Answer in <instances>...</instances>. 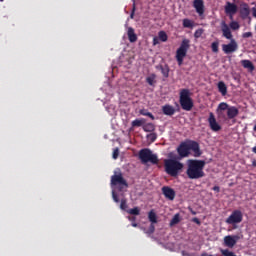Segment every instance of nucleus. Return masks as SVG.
Segmentation results:
<instances>
[{
    "label": "nucleus",
    "instance_id": "obj_1",
    "mask_svg": "<svg viewBox=\"0 0 256 256\" xmlns=\"http://www.w3.org/2000/svg\"><path fill=\"white\" fill-rule=\"evenodd\" d=\"M205 160L189 159L187 161L186 175L190 180H197L205 177Z\"/></svg>",
    "mask_w": 256,
    "mask_h": 256
},
{
    "label": "nucleus",
    "instance_id": "obj_2",
    "mask_svg": "<svg viewBox=\"0 0 256 256\" xmlns=\"http://www.w3.org/2000/svg\"><path fill=\"white\" fill-rule=\"evenodd\" d=\"M190 151H193L194 157H201V150L199 143L193 140L181 142L177 148L179 157L185 158L190 156Z\"/></svg>",
    "mask_w": 256,
    "mask_h": 256
},
{
    "label": "nucleus",
    "instance_id": "obj_3",
    "mask_svg": "<svg viewBox=\"0 0 256 256\" xmlns=\"http://www.w3.org/2000/svg\"><path fill=\"white\" fill-rule=\"evenodd\" d=\"M183 163L179 162L176 159H165L164 160V169L165 173L170 177H177L179 172L183 170Z\"/></svg>",
    "mask_w": 256,
    "mask_h": 256
},
{
    "label": "nucleus",
    "instance_id": "obj_4",
    "mask_svg": "<svg viewBox=\"0 0 256 256\" xmlns=\"http://www.w3.org/2000/svg\"><path fill=\"white\" fill-rule=\"evenodd\" d=\"M179 104L182 110L190 112L194 106L189 89H182L179 92Z\"/></svg>",
    "mask_w": 256,
    "mask_h": 256
},
{
    "label": "nucleus",
    "instance_id": "obj_5",
    "mask_svg": "<svg viewBox=\"0 0 256 256\" xmlns=\"http://www.w3.org/2000/svg\"><path fill=\"white\" fill-rule=\"evenodd\" d=\"M138 157L141 161V163H152V164H158L159 159L156 154H153V152L149 148H144L139 151Z\"/></svg>",
    "mask_w": 256,
    "mask_h": 256
},
{
    "label": "nucleus",
    "instance_id": "obj_6",
    "mask_svg": "<svg viewBox=\"0 0 256 256\" xmlns=\"http://www.w3.org/2000/svg\"><path fill=\"white\" fill-rule=\"evenodd\" d=\"M190 49V40L184 39L181 41L180 47L176 51V60L178 66L183 65L184 58L187 55V51Z\"/></svg>",
    "mask_w": 256,
    "mask_h": 256
},
{
    "label": "nucleus",
    "instance_id": "obj_7",
    "mask_svg": "<svg viewBox=\"0 0 256 256\" xmlns=\"http://www.w3.org/2000/svg\"><path fill=\"white\" fill-rule=\"evenodd\" d=\"M110 185H112V187H118V191L120 192L128 188V182L125 180V178H123L121 172L112 175L110 178Z\"/></svg>",
    "mask_w": 256,
    "mask_h": 256
},
{
    "label": "nucleus",
    "instance_id": "obj_8",
    "mask_svg": "<svg viewBox=\"0 0 256 256\" xmlns=\"http://www.w3.org/2000/svg\"><path fill=\"white\" fill-rule=\"evenodd\" d=\"M244 220V214L241 212V210L236 209L233 210L232 214L228 216V218L225 220V223L227 225H232L234 229L237 228L236 225H239Z\"/></svg>",
    "mask_w": 256,
    "mask_h": 256
},
{
    "label": "nucleus",
    "instance_id": "obj_9",
    "mask_svg": "<svg viewBox=\"0 0 256 256\" xmlns=\"http://www.w3.org/2000/svg\"><path fill=\"white\" fill-rule=\"evenodd\" d=\"M221 48L225 54L236 53L238 50V43L236 40L232 39L228 44H223Z\"/></svg>",
    "mask_w": 256,
    "mask_h": 256
},
{
    "label": "nucleus",
    "instance_id": "obj_10",
    "mask_svg": "<svg viewBox=\"0 0 256 256\" xmlns=\"http://www.w3.org/2000/svg\"><path fill=\"white\" fill-rule=\"evenodd\" d=\"M162 195L165 197L166 200L168 201H174L176 197V192L173 188L170 186H163L161 188Z\"/></svg>",
    "mask_w": 256,
    "mask_h": 256
},
{
    "label": "nucleus",
    "instance_id": "obj_11",
    "mask_svg": "<svg viewBox=\"0 0 256 256\" xmlns=\"http://www.w3.org/2000/svg\"><path fill=\"white\" fill-rule=\"evenodd\" d=\"M208 122H209V127L213 132H219L222 129V126L220 124L217 123L216 121V117L214 116L213 112H210L209 114V118H208Z\"/></svg>",
    "mask_w": 256,
    "mask_h": 256
},
{
    "label": "nucleus",
    "instance_id": "obj_12",
    "mask_svg": "<svg viewBox=\"0 0 256 256\" xmlns=\"http://www.w3.org/2000/svg\"><path fill=\"white\" fill-rule=\"evenodd\" d=\"M193 7L198 14V16H203L205 13V4L204 0H194L193 1Z\"/></svg>",
    "mask_w": 256,
    "mask_h": 256
},
{
    "label": "nucleus",
    "instance_id": "obj_13",
    "mask_svg": "<svg viewBox=\"0 0 256 256\" xmlns=\"http://www.w3.org/2000/svg\"><path fill=\"white\" fill-rule=\"evenodd\" d=\"M240 237L238 235H227L224 238V243L226 247L232 248L236 246Z\"/></svg>",
    "mask_w": 256,
    "mask_h": 256
},
{
    "label": "nucleus",
    "instance_id": "obj_14",
    "mask_svg": "<svg viewBox=\"0 0 256 256\" xmlns=\"http://www.w3.org/2000/svg\"><path fill=\"white\" fill-rule=\"evenodd\" d=\"M237 11H238V6L236 4H233L231 2L226 3L225 13L231 16V19H232V16L237 13Z\"/></svg>",
    "mask_w": 256,
    "mask_h": 256
},
{
    "label": "nucleus",
    "instance_id": "obj_15",
    "mask_svg": "<svg viewBox=\"0 0 256 256\" xmlns=\"http://www.w3.org/2000/svg\"><path fill=\"white\" fill-rule=\"evenodd\" d=\"M221 32H223V37L225 39H229V40L233 39V35L231 33L230 27L228 26V24L225 23V21L221 22Z\"/></svg>",
    "mask_w": 256,
    "mask_h": 256
},
{
    "label": "nucleus",
    "instance_id": "obj_16",
    "mask_svg": "<svg viewBox=\"0 0 256 256\" xmlns=\"http://www.w3.org/2000/svg\"><path fill=\"white\" fill-rule=\"evenodd\" d=\"M230 107L231 106L225 102L220 103L217 107V114L219 117L225 119L226 116L223 114V111H228Z\"/></svg>",
    "mask_w": 256,
    "mask_h": 256
},
{
    "label": "nucleus",
    "instance_id": "obj_17",
    "mask_svg": "<svg viewBox=\"0 0 256 256\" xmlns=\"http://www.w3.org/2000/svg\"><path fill=\"white\" fill-rule=\"evenodd\" d=\"M238 115H239V109L237 107L231 106L230 108H228V110H227V118L229 120H233Z\"/></svg>",
    "mask_w": 256,
    "mask_h": 256
},
{
    "label": "nucleus",
    "instance_id": "obj_18",
    "mask_svg": "<svg viewBox=\"0 0 256 256\" xmlns=\"http://www.w3.org/2000/svg\"><path fill=\"white\" fill-rule=\"evenodd\" d=\"M156 69L161 71V73L165 79H167L169 77L170 68L167 64L158 65V66H156Z\"/></svg>",
    "mask_w": 256,
    "mask_h": 256
},
{
    "label": "nucleus",
    "instance_id": "obj_19",
    "mask_svg": "<svg viewBox=\"0 0 256 256\" xmlns=\"http://www.w3.org/2000/svg\"><path fill=\"white\" fill-rule=\"evenodd\" d=\"M163 114L172 116L175 114V108L169 104H166L162 107Z\"/></svg>",
    "mask_w": 256,
    "mask_h": 256
},
{
    "label": "nucleus",
    "instance_id": "obj_20",
    "mask_svg": "<svg viewBox=\"0 0 256 256\" xmlns=\"http://www.w3.org/2000/svg\"><path fill=\"white\" fill-rule=\"evenodd\" d=\"M217 87L221 96H225L226 94H228V87L223 81L218 82Z\"/></svg>",
    "mask_w": 256,
    "mask_h": 256
},
{
    "label": "nucleus",
    "instance_id": "obj_21",
    "mask_svg": "<svg viewBox=\"0 0 256 256\" xmlns=\"http://www.w3.org/2000/svg\"><path fill=\"white\" fill-rule=\"evenodd\" d=\"M127 35L130 43H135L137 41V35L135 34V30L133 27L128 28Z\"/></svg>",
    "mask_w": 256,
    "mask_h": 256
},
{
    "label": "nucleus",
    "instance_id": "obj_22",
    "mask_svg": "<svg viewBox=\"0 0 256 256\" xmlns=\"http://www.w3.org/2000/svg\"><path fill=\"white\" fill-rule=\"evenodd\" d=\"M241 65L243 66V68L248 69L250 72H253L255 70L253 62H251L250 60H242Z\"/></svg>",
    "mask_w": 256,
    "mask_h": 256
},
{
    "label": "nucleus",
    "instance_id": "obj_23",
    "mask_svg": "<svg viewBox=\"0 0 256 256\" xmlns=\"http://www.w3.org/2000/svg\"><path fill=\"white\" fill-rule=\"evenodd\" d=\"M148 220L152 224H157L158 223V217L157 214L153 210L149 211L148 213Z\"/></svg>",
    "mask_w": 256,
    "mask_h": 256
},
{
    "label": "nucleus",
    "instance_id": "obj_24",
    "mask_svg": "<svg viewBox=\"0 0 256 256\" xmlns=\"http://www.w3.org/2000/svg\"><path fill=\"white\" fill-rule=\"evenodd\" d=\"M182 26L184 28L193 29L194 22L190 19H184V20H182Z\"/></svg>",
    "mask_w": 256,
    "mask_h": 256
},
{
    "label": "nucleus",
    "instance_id": "obj_25",
    "mask_svg": "<svg viewBox=\"0 0 256 256\" xmlns=\"http://www.w3.org/2000/svg\"><path fill=\"white\" fill-rule=\"evenodd\" d=\"M139 113H140V115L149 117L152 121H154V119H155V117L153 116V114L151 112H149V110L141 109L139 111Z\"/></svg>",
    "mask_w": 256,
    "mask_h": 256
},
{
    "label": "nucleus",
    "instance_id": "obj_26",
    "mask_svg": "<svg viewBox=\"0 0 256 256\" xmlns=\"http://www.w3.org/2000/svg\"><path fill=\"white\" fill-rule=\"evenodd\" d=\"M142 129H144L145 132L150 133L153 132L155 130L154 124L152 123H147L145 124Z\"/></svg>",
    "mask_w": 256,
    "mask_h": 256
},
{
    "label": "nucleus",
    "instance_id": "obj_27",
    "mask_svg": "<svg viewBox=\"0 0 256 256\" xmlns=\"http://www.w3.org/2000/svg\"><path fill=\"white\" fill-rule=\"evenodd\" d=\"M144 119H135L132 121L131 125L133 128L135 127H141L144 124Z\"/></svg>",
    "mask_w": 256,
    "mask_h": 256
},
{
    "label": "nucleus",
    "instance_id": "obj_28",
    "mask_svg": "<svg viewBox=\"0 0 256 256\" xmlns=\"http://www.w3.org/2000/svg\"><path fill=\"white\" fill-rule=\"evenodd\" d=\"M156 78L157 76L155 74H152L146 78V82L148 83L149 86H154Z\"/></svg>",
    "mask_w": 256,
    "mask_h": 256
},
{
    "label": "nucleus",
    "instance_id": "obj_29",
    "mask_svg": "<svg viewBox=\"0 0 256 256\" xmlns=\"http://www.w3.org/2000/svg\"><path fill=\"white\" fill-rule=\"evenodd\" d=\"M220 253L223 256H237L236 254H234L232 251H230L229 249H223L220 248Z\"/></svg>",
    "mask_w": 256,
    "mask_h": 256
},
{
    "label": "nucleus",
    "instance_id": "obj_30",
    "mask_svg": "<svg viewBox=\"0 0 256 256\" xmlns=\"http://www.w3.org/2000/svg\"><path fill=\"white\" fill-rule=\"evenodd\" d=\"M158 39H160L162 42H166L168 40V35L165 31L158 32Z\"/></svg>",
    "mask_w": 256,
    "mask_h": 256
},
{
    "label": "nucleus",
    "instance_id": "obj_31",
    "mask_svg": "<svg viewBox=\"0 0 256 256\" xmlns=\"http://www.w3.org/2000/svg\"><path fill=\"white\" fill-rule=\"evenodd\" d=\"M128 213L130 215L138 216L141 213V209L138 208V207L131 208V209L128 210Z\"/></svg>",
    "mask_w": 256,
    "mask_h": 256
},
{
    "label": "nucleus",
    "instance_id": "obj_32",
    "mask_svg": "<svg viewBox=\"0 0 256 256\" xmlns=\"http://www.w3.org/2000/svg\"><path fill=\"white\" fill-rule=\"evenodd\" d=\"M181 220L179 219V214H174L171 222H170V226H174L177 225Z\"/></svg>",
    "mask_w": 256,
    "mask_h": 256
},
{
    "label": "nucleus",
    "instance_id": "obj_33",
    "mask_svg": "<svg viewBox=\"0 0 256 256\" xmlns=\"http://www.w3.org/2000/svg\"><path fill=\"white\" fill-rule=\"evenodd\" d=\"M229 27H231L233 31H237L240 28V24L237 21H232L229 23Z\"/></svg>",
    "mask_w": 256,
    "mask_h": 256
},
{
    "label": "nucleus",
    "instance_id": "obj_34",
    "mask_svg": "<svg viewBox=\"0 0 256 256\" xmlns=\"http://www.w3.org/2000/svg\"><path fill=\"white\" fill-rule=\"evenodd\" d=\"M219 45H220V43L218 41L212 42V44H211L212 53H218Z\"/></svg>",
    "mask_w": 256,
    "mask_h": 256
},
{
    "label": "nucleus",
    "instance_id": "obj_35",
    "mask_svg": "<svg viewBox=\"0 0 256 256\" xmlns=\"http://www.w3.org/2000/svg\"><path fill=\"white\" fill-rule=\"evenodd\" d=\"M136 12V0H132V11L130 13V18L134 19Z\"/></svg>",
    "mask_w": 256,
    "mask_h": 256
},
{
    "label": "nucleus",
    "instance_id": "obj_36",
    "mask_svg": "<svg viewBox=\"0 0 256 256\" xmlns=\"http://www.w3.org/2000/svg\"><path fill=\"white\" fill-rule=\"evenodd\" d=\"M204 34V29H197L194 33V38L199 39Z\"/></svg>",
    "mask_w": 256,
    "mask_h": 256
},
{
    "label": "nucleus",
    "instance_id": "obj_37",
    "mask_svg": "<svg viewBox=\"0 0 256 256\" xmlns=\"http://www.w3.org/2000/svg\"><path fill=\"white\" fill-rule=\"evenodd\" d=\"M240 13H241L242 16L248 17L249 14H250L249 8H248V7H243V8L241 9V12H240Z\"/></svg>",
    "mask_w": 256,
    "mask_h": 256
},
{
    "label": "nucleus",
    "instance_id": "obj_38",
    "mask_svg": "<svg viewBox=\"0 0 256 256\" xmlns=\"http://www.w3.org/2000/svg\"><path fill=\"white\" fill-rule=\"evenodd\" d=\"M120 208H121L122 211H125L128 208L127 200L126 199H122L121 200Z\"/></svg>",
    "mask_w": 256,
    "mask_h": 256
},
{
    "label": "nucleus",
    "instance_id": "obj_39",
    "mask_svg": "<svg viewBox=\"0 0 256 256\" xmlns=\"http://www.w3.org/2000/svg\"><path fill=\"white\" fill-rule=\"evenodd\" d=\"M147 138L154 143L155 140H157V135L155 133H150L147 135Z\"/></svg>",
    "mask_w": 256,
    "mask_h": 256
},
{
    "label": "nucleus",
    "instance_id": "obj_40",
    "mask_svg": "<svg viewBox=\"0 0 256 256\" xmlns=\"http://www.w3.org/2000/svg\"><path fill=\"white\" fill-rule=\"evenodd\" d=\"M253 37V33L252 32H246L242 34V38L243 39H249Z\"/></svg>",
    "mask_w": 256,
    "mask_h": 256
},
{
    "label": "nucleus",
    "instance_id": "obj_41",
    "mask_svg": "<svg viewBox=\"0 0 256 256\" xmlns=\"http://www.w3.org/2000/svg\"><path fill=\"white\" fill-rule=\"evenodd\" d=\"M154 231H155V226H154V223H152V224H150V226H149V228H148L146 233L153 234Z\"/></svg>",
    "mask_w": 256,
    "mask_h": 256
},
{
    "label": "nucleus",
    "instance_id": "obj_42",
    "mask_svg": "<svg viewBox=\"0 0 256 256\" xmlns=\"http://www.w3.org/2000/svg\"><path fill=\"white\" fill-rule=\"evenodd\" d=\"M119 157V148H115L113 151V159L117 160Z\"/></svg>",
    "mask_w": 256,
    "mask_h": 256
},
{
    "label": "nucleus",
    "instance_id": "obj_43",
    "mask_svg": "<svg viewBox=\"0 0 256 256\" xmlns=\"http://www.w3.org/2000/svg\"><path fill=\"white\" fill-rule=\"evenodd\" d=\"M112 197H113V200H114L115 203L120 202L118 194H116L114 191L112 192Z\"/></svg>",
    "mask_w": 256,
    "mask_h": 256
},
{
    "label": "nucleus",
    "instance_id": "obj_44",
    "mask_svg": "<svg viewBox=\"0 0 256 256\" xmlns=\"http://www.w3.org/2000/svg\"><path fill=\"white\" fill-rule=\"evenodd\" d=\"M193 223H195L196 225H201V222L198 218H193L192 219Z\"/></svg>",
    "mask_w": 256,
    "mask_h": 256
},
{
    "label": "nucleus",
    "instance_id": "obj_45",
    "mask_svg": "<svg viewBox=\"0 0 256 256\" xmlns=\"http://www.w3.org/2000/svg\"><path fill=\"white\" fill-rule=\"evenodd\" d=\"M159 44V39L157 37L153 38V45H158Z\"/></svg>",
    "mask_w": 256,
    "mask_h": 256
},
{
    "label": "nucleus",
    "instance_id": "obj_46",
    "mask_svg": "<svg viewBox=\"0 0 256 256\" xmlns=\"http://www.w3.org/2000/svg\"><path fill=\"white\" fill-rule=\"evenodd\" d=\"M212 191L220 192V186H213Z\"/></svg>",
    "mask_w": 256,
    "mask_h": 256
},
{
    "label": "nucleus",
    "instance_id": "obj_47",
    "mask_svg": "<svg viewBox=\"0 0 256 256\" xmlns=\"http://www.w3.org/2000/svg\"><path fill=\"white\" fill-rule=\"evenodd\" d=\"M252 16H253V17H256V8H255V7L252 8Z\"/></svg>",
    "mask_w": 256,
    "mask_h": 256
},
{
    "label": "nucleus",
    "instance_id": "obj_48",
    "mask_svg": "<svg viewBox=\"0 0 256 256\" xmlns=\"http://www.w3.org/2000/svg\"><path fill=\"white\" fill-rule=\"evenodd\" d=\"M128 219H129L131 222H135V221H136V217H131V216H129Z\"/></svg>",
    "mask_w": 256,
    "mask_h": 256
},
{
    "label": "nucleus",
    "instance_id": "obj_49",
    "mask_svg": "<svg viewBox=\"0 0 256 256\" xmlns=\"http://www.w3.org/2000/svg\"><path fill=\"white\" fill-rule=\"evenodd\" d=\"M252 167L256 168V159L252 160Z\"/></svg>",
    "mask_w": 256,
    "mask_h": 256
},
{
    "label": "nucleus",
    "instance_id": "obj_50",
    "mask_svg": "<svg viewBox=\"0 0 256 256\" xmlns=\"http://www.w3.org/2000/svg\"><path fill=\"white\" fill-rule=\"evenodd\" d=\"M181 254H182V256H189V254L186 253V251H182Z\"/></svg>",
    "mask_w": 256,
    "mask_h": 256
},
{
    "label": "nucleus",
    "instance_id": "obj_51",
    "mask_svg": "<svg viewBox=\"0 0 256 256\" xmlns=\"http://www.w3.org/2000/svg\"><path fill=\"white\" fill-rule=\"evenodd\" d=\"M132 227L136 228L138 226V224L136 222H132Z\"/></svg>",
    "mask_w": 256,
    "mask_h": 256
},
{
    "label": "nucleus",
    "instance_id": "obj_52",
    "mask_svg": "<svg viewBox=\"0 0 256 256\" xmlns=\"http://www.w3.org/2000/svg\"><path fill=\"white\" fill-rule=\"evenodd\" d=\"M190 213H192L193 215H197V212L193 211L192 209H190Z\"/></svg>",
    "mask_w": 256,
    "mask_h": 256
},
{
    "label": "nucleus",
    "instance_id": "obj_53",
    "mask_svg": "<svg viewBox=\"0 0 256 256\" xmlns=\"http://www.w3.org/2000/svg\"><path fill=\"white\" fill-rule=\"evenodd\" d=\"M252 152L256 154V146L252 148Z\"/></svg>",
    "mask_w": 256,
    "mask_h": 256
},
{
    "label": "nucleus",
    "instance_id": "obj_54",
    "mask_svg": "<svg viewBox=\"0 0 256 256\" xmlns=\"http://www.w3.org/2000/svg\"><path fill=\"white\" fill-rule=\"evenodd\" d=\"M254 131L256 132V124H255V126H254Z\"/></svg>",
    "mask_w": 256,
    "mask_h": 256
},
{
    "label": "nucleus",
    "instance_id": "obj_55",
    "mask_svg": "<svg viewBox=\"0 0 256 256\" xmlns=\"http://www.w3.org/2000/svg\"><path fill=\"white\" fill-rule=\"evenodd\" d=\"M1 3L5 2V0H0Z\"/></svg>",
    "mask_w": 256,
    "mask_h": 256
},
{
    "label": "nucleus",
    "instance_id": "obj_56",
    "mask_svg": "<svg viewBox=\"0 0 256 256\" xmlns=\"http://www.w3.org/2000/svg\"><path fill=\"white\" fill-rule=\"evenodd\" d=\"M203 256H205V255H203ZM210 256H212V255H210Z\"/></svg>",
    "mask_w": 256,
    "mask_h": 256
}]
</instances>
